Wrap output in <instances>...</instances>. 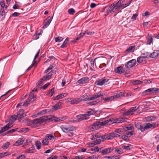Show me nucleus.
<instances>
[{
  "mask_svg": "<svg viewBox=\"0 0 159 159\" xmlns=\"http://www.w3.org/2000/svg\"><path fill=\"white\" fill-rule=\"evenodd\" d=\"M47 117V116H43L38 118L34 119L31 121V123L35 127L39 126L43 122L47 121L48 118Z\"/></svg>",
  "mask_w": 159,
  "mask_h": 159,
  "instance_id": "f257e3e1",
  "label": "nucleus"
},
{
  "mask_svg": "<svg viewBox=\"0 0 159 159\" xmlns=\"http://www.w3.org/2000/svg\"><path fill=\"white\" fill-rule=\"evenodd\" d=\"M61 128L64 132L73 131L75 130V127L71 125H62L61 126Z\"/></svg>",
  "mask_w": 159,
  "mask_h": 159,
  "instance_id": "f03ea898",
  "label": "nucleus"
},
{
  "mask_svg": "<svg viewBox=\"0 0 159 159\" xmlns=\"http://www.w3.org/2000/svg\"><path fill=\"white\" fill-rule=\"evenodd\" d=\"M123 3V1L121 0H119L117 2H115L111 5L113 6V8L115 12L121 8V4Z\"/></svg>",
  "mask_w": 159,
  "mask_h": 159,
  "instance_id": "7ed1b4c3",
  "label": "nucleus"
},
{
  "mask_svg": "<svg viewBox=\"0 0 159 159\" xmlns=\"http://www.w3.org/2000/svg\"><path fill=\"white\" fill-rule=\"evenodd\" d=\"M136 63V60L135 59H132L126 62L125 66L126 68L129 69L130 68L134 66Z\"/></svg>",
  "mask_w": 159,
  "mask_h": 159,
  "instance_id": "20e7f679",
  "label": "nucleus"
},
{
  "mask_svg": "<svg viewBox=\"0 0 159 159\" xmlns=\"http://www.w3.org/2000/svg\"><path fill=\"white\" fill-rule=\"evenodd\" d=\"M109 79L106 77L102 78L97 80L95 83V84L97 85L102 86L106 82L108 81Z\"/></svg>",
  "mask_w": 159,
  "mask_h": 159,
  "instance_id": "39448f33",
  "label": "nucleus"
},
{
  "mask_svg": "<svg viewBox=\"0 0 159 159\" xmlns=\"http://www.w3.org/2000/svg\"><path fill=\"white\" fill-rule=\"evenodd\" d=\"M100 122L96 121L89 127V129L91 131H94L95 130L98 129L100 127Z\"/></svg>",
  "mask_w": 159,
  "mask_h": 159,
  "instance_id": "423d86ee",
  "label": "nucleus"
},
{
  "mask_svg": "<svg viewBox=\"0 0 159 159\" xmlns=\"http://www.w3.org/2000/svg\"><path fill=\"white\" fill-rule=\"evenodd\" d=\"M151 92L152 93L155 92V93H159V88H153L149 89L143 92V95H148L149 92Z\"/></svg>",
  "mask_w": 159,
  "mask_h": 159,
  "instance_id": "0eeeda50",
  "label": "nucleus"
},
{
  "mask_svg": "<svg viewBox=\"0 0 159 159\" xmlns=\"http://www.w3.org/2000/svg\"><path fill=\"white\" fill-rule=\"evenodd\" d=\"M52 19V17L49 16L46 18L44 22V25L43 28L44 29L47 28L50 23Z\"/></svg>",
  "mask_w": 159,
  "mask_h": 159,
  "instance_id": "6e6552de",
  "label": "nucleus"
},
{
  "mask_svg": "<svg viewBox=\"0 0 159 159\" xmlns=\"http://www.w3.org/2000/svg\"><path fill=\"white\" fill-rule=\"evenodd\" d=\"M137 109L136 107H131L128 111H126L124 113V115L125 116L133 115L134 112Z\"/></svg>",
  "mask_w": 159,
  "mask_h": 159,
  "instance_id": "1a4fd4ad",
  "label": "nucleus"
},
{
  "mask_svg": "<svg viewBox=\"0 0 159 159\" xmlns=\"http://www.w3.org/2000/svg\"><path fill=\"white\" fill-rule=\"evenodd\" d=\"M13 122H9L5 126L3 127L2 129L0 130V134H1L5 131L7 130L11 127H12L13 125H12Z\"/></svg>",
  "mask_w": 159,
  "mask_h": 159,
  "instance_id": "9d476101",
  "label": "nucleus"
},
{
  "mask_svg": "<svg viewBox=\"0 0 159 159\" xmlns=\"http://www.w3.org/2000/svg\"><path fill=\"white\" fill-rule=\"evenodd\" d=\"M118 93H115L114 95L107 98H103V99L106 101L109 102L116 99L118 98Z\"/></svg>",
  "mask_w": 159,
  "mask_h": 159,
  "instance_id": "9b49d317",
  "label": "nucleus"
},
{
  "mask_svg": "<svg viewBox=\"0 0 159 159\" xmlns=\"http://www.w3.org/2000/svg\"><path fill=\"white\" fill-rule=\"evenodd\" d=\"M118 94L119 98L125 97H130L132 94L131 93H127L125 92L118 93Z\"/></svg>",
  "mask_w": 159,
  "mask_h": 159,
  "instance_id": "f8f14e48",
  "label": "nucleus"
},
{
  "mask_svg": "<svg viewBox=\"0 0 159 159\" xmlns=\"http://www.w3.org/2000/svg\"><path fill=\"white\" fill-rule=\"evenodd\" d=\"M34 96L32 94V92H31L29 95V97L25 101L23 104V106H28V105L30 104V102H32L33 101V100H32V98H33Z\"/></svg>",
  "mask_w": 159,
  "mask_h": 159,
  "instance_id": "ddd939ff",
  "label": "nucleus"
},
{
  "mask_svg": "<svg viewBox=\"0 0 159 159\" xmlns=\"http://www.w3.org/2000/svg\"><path fill=\"white\" fill-rule=\"evenodd\" d=\"M55 71H55L54 70H52L49 72L46 76H43L42 78V80H48L50 79L51 78L52 75L53 74Z\"/></svg>",
  "mask_w": 159,
  "mask_h": 159,
  "instance_id": "4468645a",
  "label": "nucleus"
},
{
  "mask_svg": "<svg viewBox=\"0 0 159 159\" xmlns=\"http://www.w3.org/2000/svg\"><path fill=\"white\" fill-rule=\"evenodd\" d=\"M120 135L117 134L116 133L113 132L107 134V137L108 140L112 139L114 137L120 138Z\"/></svg>",
  "mask_w": 159,
  "mask_h": 159,
  "instance_id": "2eb2a0df",
  "label": "nucleus"
},
{
  "mask_svg": "<svg viewBox=\"0 0 159 159\" xmlns=\"http://www.w3.org/2000/svg\"><path fill=\"white\" fill-rule=\"evenodd\" d=\"M159 55V50H156L149 55V57L152 58H156Z\"/></svg>",
  "mask_w": 159,
  "mask_h": 159,
  "instance_id": "dca6fc26",
  "label": "nucleus"
},
{
  "mask_svg": "<svg viewBox=\"0 0 159 159\" xmlns=\"http://www.w3.org/2000/svg\"><path fill=\"white\" fill-rule=\"evenodd\" d=\"M115 72L118 74L125 73V70L123 69L122 66H120L115 69Z\"/></svg>",
  "mask_w": 159,
  "mask_h": 159,
  "instance_id": "f3484780",
  "label": "nucleus"
},
{
  "mask_svg": "<svg viewBox=\"0 0 159 159\" xmlns=\"http://www.w3.org/2000/svg\"><path fill=\"white\" fill-rule=\"evenodd\" d=\"M89 81V79L87 77H83L80 80H78L77 82L78 83L83 84L84 83H87Z\"/></svg>",
  "mask_w": 159,
  "mask_h": 159,
  "instance_id": "a211bd4d",
  "label": "nucleus"
},
{
  "mask_svg": "<svg viewBox=\"0 0 159 159\" xmlns=\"http://www.w3.org/2000/svg\"><path fill=\"white\" fill-rule=\"evenodd\" d=\"M111 12L113 13H115L113 8V6L111 5L107 9L105 12V15L106 16H107Z\"/></svg>",
  "mask_w": 159,
  "mask_h": 159,
  "instance_id": "6ab92c4d",
  "label": "nucleus"
},
{
  "mask_svg": "<svg viewBox=\"0 0 159 159\" xmlns=\"http://www.w3.org/2000/svg\"><path fill=\"white\" fill-rule=\"evenodd\" d=\"M103 95L101 92H99L94 94L93 96L90 97V101L96 99L97 98H99Z\"/></svg>",
  "mask_w": 159,
  "mask_h": 159,
  "instance_id": "aec40b11",
  "label": "nucleus"
},
{
  "mask_svg": "<svg viewBox=\"0 0 159 159\" xmlns=\"http://www.w3.org/2000/svg\"><path fill=\"white\" fill-rule=\"evenodd\" d=\"M88 93H86L83 95L82 98H81L82 101H83L87 102L90 101V97H88Z\"/></svg>",
  "mask_w": 159,
  "mask_h": 159,
  "instance_id": "412c9836",
  "label": "nucleus"
},
{
  "mask_svg": "<svg viewBox=\"0 0 159 159\" xmlns=\"http://www.w3.org/2000/svg\"><path fill=\"white\" fill-rule=\"evenodd\" d=\"M135 125L138 130H140L141 132H143L144 131V129H143V126L141 125L140 123H135Z\"/></svg>",
  "mask_w": 159,
  "mask_h": 159,
  "instance_id": "4be33fe9",
  "label": "nucleus"
},
{
  "mask_svg": "<svg viewBox=\"0 0 159 159\" xmlns=\"http://www.w3.org/2000/svg\"><path fill=\"white\" fill-rule=\"evenodd\" d=\"M82 102V99L81 98H72L71 104H78Z\"/></svg>",
  "mask_w": 159,
  "mask_h": 159,
  "instance_id": "5701e85b",
  "label": "nucleus"
},
{
  "mask_svg": "<svg viewBox=\"0 0 159 159\" xmlns=\"http://www.w3.org/2000/svg\"><path fill=\"white\" fill-rule=\"evenodd\" d=\"M114 149L113 148H110L104 149L102 151L101 153L103 155H105L107 153L111 152Z\"/></svg>",
  "mask_w": 159,
  "mask_h": 159,
  "instance_id": "b1692460",
  "label": "nucleus"
},
{
  "mask_svg": "<svg viewBox=\"0 0 159 159\" xmlns=\"http://www.w3.org/2000/svg\"><path fill=\"white\" fill-rule=\"evenodd\" d=\"M135 46H131L126 50L125 52V54H127L129 52H133L135 50Z\"/></svg>",
  "mask_w": 159,
  "mask_h": 159,
  "instance_id": "393cba45",
  "label": "nucleus"
},
{
  "mask_svg": "<svg viewBox=\"0 0 159 159\" xmlns=\"http://www.w3.org/2000/svg\"><path fill=\"white\" fill-rule=\"evenodd\" d=\"M113 123L112 121L111 120H107L102 122H100V125H111Z\"/></svg>",
  "mask_w": 159,
  "mask_h": 159,
  "instance_id": "a878e982",
  "label": "nucleus"
},
{
  "mask_svg": "<svg viewBox=\"0 0 159 159\" xmlns=\"http://www.w3.org/2000/svg\"><path fill=\"white\" fill-rule=\"evenodd\" d=\"M67 95V93H61L60 95H58L56 96L54 98L53 100H58L60 98H62L64 97H66Z\"/></svg>",
  "mask_w": 159,
  "mask_h": 159,
  "instance_id": "bb28decb",
  "label": "nucleus"
},
{
  "mask_svg": "<svg viewBox=\"0 0 159 159\" xmlns=\"http://www.w3.org/2000/svg\"><path fill=\"white\" fill-rule=\"evenodd\" d=\"M125 121L126 120L125 118H119L114 120V121H112V122L113 123H122Z\"/></svg>",
  "mask_w": 159,
  "mask_h": 159,
  "instance_id": "cd10ccee",
  "label": "nucleus"
},
{
  "mask_svg": "<svg viewBox=\"0 0 159 159\" xmlns=\"http://www.w3.org/2000/svg\"><path fill=\"white\" fill-rule=\"evenodd\" d=\"M137 62L139 63H145L146 62L145 58L143 56H140L138 57L137 59Z\"/></svg>",
  "mask_w": 159,
  "mask_h": 159,
  "instance_id": "c85d7f7f",
  "label": "nucleus"
},
{
  "mask_svg": "<svg viewBox=\"0 0 159 159\" xmlns=\"http://www.w3.org/2000/svg\"><path fill=\"white\" fill-rule=\"evenodd\" d=\"M24 140L22 138H20L18 140L16 141L15 143L14 144V145L18 146L21 144L23 142Z\"/></svg>",
  "mask_w": 159,
  "mask_h": 159,
  "instance_id": "c756f323",
  "label": "nucleus"
},
{
  "mask_svg": "<svg viewBox=\"0 0 159 159\" xmlns=\"http://www.w3.org/2000/svg\"><path fill=\"white\" fill-rule=\"evenodd\" d=\"M86 116L85 114L80 115L77 116L78 120L79 121H81L84 120H86L87 119L86 118Z\"/></svg>",
  "mask_w": 159,
  "mask_h": 159,
  "instance_id": "7c9ffc66",
  "label": "nucleus"
},
{
  "mask_svg": "<svg viewBox=\"0 0 159 159\" xmlns=\"http://www.w3.org/2000/svg\"><path fill=\"white\" fill-rule=\"evenodd\" d=\"M61 106V103L60 102H59L52 107V109L55 110L59 109Z\"/></svg>",
  "mask_w": 159,
  "mask_h": 159,
  "instance_id": "2f4dec72",
  "label": "nucleus"
},
{
  "mask_svg": "<svg viewBox=\"0 0 159 159\" xmlns=\"http://www.w3.org/2000/svg\"><path fill=\"white\" fill-rule=\"evenodd\" d=\"M131 83V84L133 85H137L141 84L143 83V82L139 80H135L132 81Z\"/></svg>",
  "mask_w": 159,
  "mask_h": 159,
  "instance_id": "473e14b6",
  "label": "nucleus"
},
{
  "mask_svg": "<svg viewBox=\"0 0 159 159\" xmlns=\"http://www.w3.org/2000/svg\"><path fill=\"white\" fill-rule=\"evenodd\" d=\"M148 41L147 45H150L153 43V38L151 34L148 35Z\"/></svg>",
  "mask_w": 159,
  "mask_h": 159,
  "instance_id": "72a5a7b5",
  "label": "nucleus"
},
{
  "mask_svg": "<svg viewBox=\"0 0 159 159\" xmlns=\"http://www.w3.org/2000/svg\"><path fill=\"white\" fill-rule=\"evenodd\" d=\"M102 58L101 57H98L96 58L94 61H93V60H91L90 61V63L91 64V66L92 67H93L94 66V63H95V61L97 59H98L99 61L102 60Z\"/></svg>",
  "mask_w": 159,
  "mask_h": 159,
  "instance_id": "f704fd0d",
  "label": "nucleus"
},
{
  "mask_svg": "<svg viewBox=\"0 0 159 159\" xmlns=\"http://www.w3.org/2000/svg\"><path fill=\"white\" fill-rule=\"evenodd\" d=\"M47 117L48 118L49 117V119L48 118L47 119V121L51 120L52 121L54 120L55 122H58L57 118L54 116H47Z\"/></svg>",
  "mask_w": 159,
  "mask_h": 159,
  "instance_id": "c9c22d12",
  "label": "nucleus"
},
{
  "mask_svg": "<svg viewBox=\"0 0 159 159\" xmlns=\"http://www.w3.org/2000/svg\"><path fill=\"white\" fill-rule=\"evenodd\" d=\"M54 93V88H52L51 90H49L47 93V95L49 97H52L53 96Z\"/></svg>",
  "mask_w": 159,
  "mask_h": 159,
  "instance_id": "e433bc0d",
  "label": "nucleus"
},
{
  "mask_svg": "<svg viewBox=\"0 0 159 159\" xmlns=\"http://www.w3.org/2000/svg\"><path fill=\"white\" fill-rule=\"evenodd\" d=\"M151 124L150 123H145L144 125V126H143V129H144V131L146 129H148L149 128H151Z\"/></svg>",
  "mask_w": 159,
  "mask_h": 159,
  "instance_id": "4c0bfd02",
  "label": "nucleus"
},
{
  "mask_svg": "<svg viewBox=\"0 0 159 159\" xmlns=\"http://www.w3.org/2000/svg\"><path fill=\"white\" fill-rule=\"evenodd\" d=\"M34 145H32L31 147L29 149H27L26 150V152L29 153L30 152H34Z\"/></svg>",
  "mask_w": 159,
  "mask_h": 159,
  "instance_id": "58836bf2",
  "label": "nucleus"
},
{
  "mask_svg": "<svg viewBox=\"0 0 159 159\" xmlns=\"http://www.w3.org/2000/svg\"><path fill=\"white\" fill-rule=\"evenodd\" d=\"M98 102L97 101H93L88 102L87 104V106H93L98 104Z\"/></svg>",
  "mask_w": 159,
  "mask_h": 159,
  "instance_id": "ea45409f",
  "label": "nucleus"
},
{
  "mask_svg": "<svg viewBox=\"0 0 159 159\" xmlns=\"http://www.w3.org/2000/svg\"><path fill=\"white\" fill-rule=\"evenodd\" d=\"M94 111L92 109H90V110L86 112L84 114L86 116L93 115L94 114Z\"/></svg>",
  "mask_w": 159,
  "mask_h": 159,
  "instance_id": "a19ab883",
  "label": "nucleus"
},
{
  "mask_svg": "<svg viewBox=\"0 0 159 159\" xmlns=\"http://www.w3.org/2000/svg\"><path fill=\"white\" fill-rule=\"evenodd\" d=\"M42 144L43 145H47L49 143L48 138L46 137H45L44 139H43L42 141Z\"/></svg>",
  "mask_w": 159,
  "mask_h": 159,
  "instance_id": "79ce46f5",
  "label": "nucleus"
},
{
  "mask_svg": "<svg viewBox=\"0 0 159 159\" xmlns=\"http://www.w3.org/2000/svg\"><path fill=\"white\" fill-rule=\"evenodd\" d=\"M11 154L8 152H2L0 153V157L2 158L3 157H4L9 155H10Z\"/></svg>",
  "mask_w": 159,
  "mask_h": 159,
  "instance_id": "37998d69",
  "label": "nucleus"
},
{
  "mask_svg": "<svg viewBox=\"0 0 159 159\" xmlns=\"http://www.w3.org/2000/svg\"><path fill=\"white\" fill-rule=\"evenodd\" d=\"M35 145L38 149L39 150L41 148V143L39 141H36Z\"/></svg>",
  "mask_w": 159,
  "mask_h": 159,
  "instance_id": "c03bdc74",
  "label": "nucleus"
},
{
  "mask_svg": "<svg viewBox=\"0 0 159 159\" xmlns=\"http://www.w3.org/2000/svg\"><path fill=\"white\" fill-rule=\"evenodd\" d=\"M132 0H131L129 1V2H128L127 3L125 4H123V3L122 4H121V8L122 9H123L127 7L131 3Z\"/></svg>",
  "mask_w": 159,
  "mask_h": 159,
  "instance_id": "a18cd8bd",
  "label": "nucleus"
},
{
  "mask_svg": "<svg viewBox=\"0 0 159 159\" xmlns=\"http://www.w3.org/2000/svg\"><path fill=\"white\" fill-rule=\"evenodd\" d=\"M63 39V38L61 37H58L55 38V40L56 42H60L62 41Z\"/></svg>",
  "mask_w": 159,
  "mask_h": 159,
  "instance_id": "49530a36",
  "label": "nucleus"
},
{
  "mask_svg": "<svg viewBox=\"0 0 159 159\" xmlns=\"http://www.w3.org/2000/svg\"><path fill=\"white\" fill-rule=\"evenodd\" d=\"M130 146L131 145L130 144H128L127 146L123 145L122 147V148L124 149L128 150L131 149Z\"/></svg>",
  "mask_w": 159,
  "mask_h": 159,
  "instance_id": "de8ad7c7",
  "label": "nucleus"
},
{
  "mask_svg": "<svg viewBox=\"0 0 159 159\" xmlns=\"http://www.w3.org/2000/svg\"><path fill=\"white\" fill-rule=\"evenodd\" d=\"M44 113H45L44 111V110H43V111H41L40 112H39L36 114L33 115V116H32V117L33 118L36 117H38V115H39L40 114H43Z\"/></svg>",
  "mask_w": 159,
  "mask_h": 159,
  "instance_id": "09e8293b",
  "label": "nucleus"
},
{
  "mask_svg": "<svg viewBox=\"0 0 159 159\" xmlns=\"http://www.w3.org/2000/svg\"><path fill=\"white\" fill-rule=\"evenodd\" d=\"M75 12V10L72 8L69 9L68 11V13L70 15H73Z\"/></svg>",
  "mask_w": 159,
  "mask_h": 159,
  "instance_id": "8fccbe9b",
  "label": "nucleus"
},
{
  "mask_svg": "<svg viewBox=\"0 0 159 159\" xmlns=\"http://www.w3.org/2000/svg\"><path fill=\"white\" fill-rule=\"evenodd\" d=\"M46 137L48 138V139L50 140H53L54 139V137L53 135L49 134H47Z\"/></svg>",
  "mask_w": 159,
  "mask_h": 159,
  "instance_id": "3c124183",
  "label": "nucleus"
},
{
  "mask_svg": "<svg viewBox=\"0 0 159 159\" xmlns=\"http://www.w3.org/2000/svg\"><path fill=\"white\" fill-rule=\"evenodd\" d=\"M42 78L36 83L37 87L38 88H39L40 85L43 83V81H45V80H42Z\"/></svg>",
  "mask_w": 159,
  "mask_h": 159,
  "instance_id": "603ef678",
  "label": "nucleus"
},
{
  "mask_svg": "<svg viewBox=\"0 0 159 159\" xmlns=\"http://www.w3.org/2000/svg\"><path fill=\"white\" fill-rule=\"evenodd\" d=\"M85 34V33H81L80 34V36L76 39V40L77 41L82 38Z\"/></svg>",
  "mask_w": 159,
  "mask_h": 159,
  "instance_id": "864d4df0",
  "label": "nucleus"
},
{
  "mask_svg": "<svg viewBox=\"0 0 159 159\" xmlns=\"http://www.w3.org/2000/svg\"><path fill=\"white\" fill-rule=\"evenodd\" d=\"M149 53L147 52H146L145 53H143L142 54V55H143L144 56H143L145 58H147L148 57H149Z\"/></svg>",
  "mask_w": 159,
  "mask_h": 159,
  "instance_id": "5fc2aeb1",
  "label": "nucleus"
},
{
  "mask_svg": "<svg viewBox=\"0 0 159 159\" xmlns=\"http://www.w3.org/2000/svg\"><path fill=\"white\" fill-rule=\"evenodd\" d=\"M115 152H117V153L121 154L123 153V151L121 148H117L115 149Z\"/></svg>",
  "mask_w": 159,
  "mask_h": 159,
  "instance_id": "6e6d98bb",
  "label": "nucleus"
},
{
  "mask_svg": "<svg viewBox=\"0 0 159 159\" xmlns=\"http://www.w3.org/2000/svg\"><path fill=\"white\" fill-rule=\"evenodd\" d=\"M10 144L9 142L6 143L2 147L4 149L7 148L9 146Z\"/></svg>",
  "mask_w": 159,
  "mask_h": 159,
  "instance_id": "4d7b16f0",
  "label": "nucleus"
},
{
  "mask_svg": "<svg viewBox=\"0 0 159 159\" xmlns=\"http://www.w3.org/2000/svg\"><path fill=\"white\" fill-rule=\"evenodd\" d=\"M98 156H96L95 155H93L88 157L89 159H97L98 158Z\"/></svg>",
  "mask_w": 159,
  "mask_h": 159,
  "instance_id": "13d9d810",
  "label": "nucleus"
},
{
  "mask_svg": "<svg viewBox=\"0 0 159 159\" xmlns=\"http://www.w3.org/2000/svg\"><path fill=\"white\" fill-rule=\"evenodd\" d=\"M18 128L15 129H11V130H9L7 132V134H8L11 133H12L15 131H17L18 129Z\"/></svg>",
  "mask_w": 159,
  "mask_h": 159,
  "instance_id": "bf43d9fd",
  "label": "nucleus"
},
{
  "mask_svg": "<svg viewBox=\"0 0 159 159\" xmlns=\"http://www.w3.org/2000/svg\"><path fill=\"white\" fill-rule=\"evenodd\" d=\"M101 142V139H96L94 141V144L95 145H97L100 143Z\"/></svg>",
  "mask_w": 159,
  "mask_h": 159,
  "instance_id": "052dcab7",
  "label": "nucleus"
},
{
  "mask_svg": "<svg viewBox=\"0 0 159 159\" xmlns=\"http://www.w3.org/2000/svg\"><path fill=\"white\" fill-rule=\"evenodd\" d=\"M67 43L65 42V41H64L63 43L62 44V45L60 46V47L63 48H64L65 47H66L67 46Z\"/></svg>",
  "mask_w": 159,
  "mask_h": 159,
  "instance_id": "680f3d73",
  "label": "nucleus"
},
{
  "mask_svg": "<svg viewBox=\"0 0 159 159\" xmlns=\"http://www.w3.org/2000/svg\"><path fill=\"white\" fill-rule=\"evenodd\" d=\"M39 52H40V50L39 49V50L38 52L35 55L34 57V58L33 61V63L34 62V61H35V60L38 57L39 53Z\"/></svg>",
  "mask_w": 159,
  "mask_h": 159,
  "instance_id": "e2e57ef3",
  "label": "nucleus"
},
{
  "mask_svg": "<svg viewBox=\"0 0 159 159\" xmlns=\"http://www.w3.org/2000/svg\"><path fill=\"white\" fill-rule=\"evenodd\" d=\"M26 116V115L23 112H21L20 116H19L18 118L19 119H20Z\"/></svg>",
  "mask_w": 159,
  "mask_h": 159,
  "instance_id": "0e129e2a",
  "label": "nucleus"
},
{
  "mask_svg": "<svg viewBox=\"0 0 159 159\" xmlns=\"http://www.w3.org/2000/svg\"><path fill=\"white\" fill-rule=\"evenodd\" d=\"M123 131V129H116L115 132L116 133L120 134Z\"/></svg>",
  "mask_w": 159,
  "mask_h": 159,
  "instance_id": "69168bd1",
  "label": "nucleus"
},
{
  "mask_svg": "<svg viewBox=\"0 0 159 159\" xmlns=\"http://www.w3.org/2000/svg\"><path fill=\"white\" fill-rule=\"evenodd\" d=\"M121 138L124 140H129L128 137L127 135H123L121 136Z\"/></svg>",
  "mask_w": 159,
  "mask_h": 159,
  "instance_id": "338daca9",
  "label": "nucleus"
},
{
  "mask_svg": "<svg viewBox=\"0 0 159 159\" xmlns=\"http://www.w3.org/2000/svg\"><path fill=\"white\" fill-rule=\"evenodd\" d=\"M25 158V156L24 155H21L18 156L16 159H24Z\"/></svg>",
  "mask_w": 159,
  "mask_h": 159,
  "instance_id": "774afa93",
  "label": "nucleus"
}]
</instances>
